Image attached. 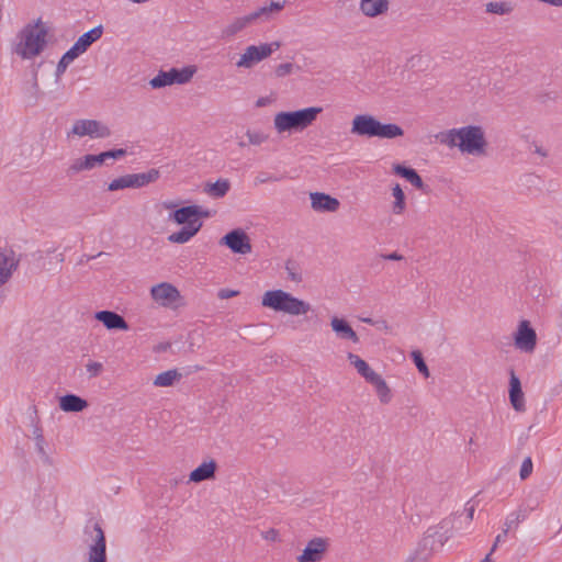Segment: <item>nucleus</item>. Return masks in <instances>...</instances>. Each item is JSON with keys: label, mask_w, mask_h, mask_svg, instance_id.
Returning <instances> with one entry per match:
<instances>
[{"label": "nucleus", "mask_w": 562, "mask_h": 562, "mask_svg": "<svg viewBox=\"0 0 562 562\" xmlns=\"http://www.w3.org/2000/svg\"><path fill=\"white\" fill-rule=\"evenodd\" d=\"M284 1H271L269 4L258 8L247 15L233 19L222 30V37L232 38L252 24L269 21L274 13H278L284 8Z\"/></svg>", "instance_id": "obj_7"}, {"label": "nucleus", "mask_w": 562, "mask_h": 562, "mask_svg": "<svg viewBox=\"0 0 562 562\" xmlns=\"http://www.w3.org/2000/svg\"><path fill=\"white\" fill-rule=\"evenodd\" d=\"M127 154L126 149L119 148L93 155V160L97 166L109 165L110 160H116L124 157Z\"/></svg>", "instance_id": "obj_32"}, {"label": "nucleus", "mask_w": 562, "mask_h": 562, "mask_svg": "<svg viewBox=\"0 0 562 562\" xmlns=\"http://www.w3.org/2000/svg\"><path fill=\"white\" fill-rule=\"evenodd\" d=\"M215 470L216 462L214 460L204 461L190 473L189 481L200 483L213 479L215 475Z\"/></svg>", "instance_id": "obj_23"}, {"label": "nucleus", "mask_w": 562, "mask_h": 562, "mask_svg": "<svg viewBox=\"0 0 562 562\" xmlns=\"http://www.w3.org/2000/svg\"><path fill=\"white\" fill-rule=\"evenodd\" d=\"M507 536H508V535H504V529H502V532H501V533H498V535L496 536L495 540H494V543H493V546H492V548H491V553H493V552L497 549V547H498V544H499V543H502V542H504V541H505V539H506V537H507Z\"/></svg>", "instance_id": "obj_45"}, {"label": "nucleus", "mask_w": 562, "mask_h": 562, "mask_svg": "<svg viewBox=\"0 0 562 562\" xmlns=\"http://www.w3.org/2000/svg\"><path fill=\"white\" fill-rule=\"evenodd\" d=\"M467 505H469V503H468ZM465 510H467V516H468V518H469L470 520H472V519H473V516H474V506H473V505H471V506H467Z\"/></svg>", "instance_id": "obj_52"}, {"label": "nucleus", "mask_w": 562, "mask_h": 562, "mask_svg": "<svg viewBox=\"0 0 562 562\" xmlns=\"http://www.w3.org/2000/svg\"><path fill=\"white\" fill-rule=\"evenodd\" d=\"M414 358V362L420 373H423L425 376L429 375L428 367L426 366L422 355L418 351H414L412 353Z\"/></svg>", "instance_id": "obj_40"}, {"label": "nucleus", "mask_w": 562, "mask_h": 562, "mask_svg": "<svg viewBox=\"0 0 562 562\" xmlns=\"http://www.w3.org/2000/svg\"><path fill=\"white\" fill-rule=\"evenodd\" d=\"M74 135L91 138H104L110 136V128L97 120H77L71 128Z\"/></svg>", "instance_id": "obj_11"}, {"label": "nucleus", "mask_w": 562, "mask_h": 562, "mask_svg": "<svg viewBox=\"0 0 562 562\" xmlns=\"http://www.w3.org/2000/svg\"><path fill=\"white\" fill-rule=\"evenodd\" d=\"M532 469H533V464H532V460L530 457H527L522 463H521V467H520V471H519V476L521 480H526L530 476V474L532 473Z\"/></svg>", "instance_id": "obj_39"}, {"label": "nucleus", "mask_w": 562, "mask_h": 562, "mask_svg": "<svg viewBox=\"0 0 562 562\" xmlns=\"http://www.w3.org/2000/svg\"><path fill=\"white\" fill-rule=\"evenodd\" d=\"M487 13L497 15H507L514 11V5L509 1H491L485 4Z\"/></svg>", "instance_id": "obj_30"}, {"label": "nucleus", "mask_w": 562, "mask_h": 562, "mask_svg": "<svg viewBox=\"0 0 562 562\" xmlns=\"http://www.w3.org/2000/svg\"><path fill=\"white\" fill-rule=\"evenodd\" d=\"M351 134L360 137L392 139L404 135L403 128L394 123H381L373 115L358 114L351 122Z\"/></svg>", "instance_id": "obj_4"}, {"label": "nucleus", "mask_w": 562, "mask_h": 562, "mask_svg": "<svg viewBox=\"0 0 562 562\" xmlns=\"http://www.w3.org/2000/svg\"><path fill=\"white\" fill-rule=\"evenodd\" d=\"M286 271H288V276H289V279L294 281V282H299L301 281V276L299 273H296L293 268H291L290 266H286Z\"/></svg>", "instance_id": "obj_49"}, {"label": "nucleus", "mask_w": 562, "mask_h": 562, "mask_svg": "<svg viewBox=\"0 0 562 562\" xmlns=\"http://www.w3.org/2000/svg\"><path fill=\"white\" fill-rule=\"evenodd\" d=\"M86 370L90 378H97L103 372V364L98 361H89L86 364Z\"/></svg>", "instance_id": "obj_38"}, {"label": "nucleus", "mask_w": 562, "mask_h": 562, "mask_svg": "<svg viewBox=\"0 0 562 562\" xmlns=\"http://www.w3.org/2000/svg\"><path fill=\"white\" fill-rule=\"evenodd\" d=\"M94 318L110 330H128L130 328L124 317L112 311H99L94 314Z\"/></svg>", "instance_id": "obj_18"}, {"label": "nucleus", "mask_w": 562, "mask_h": 562, "mask_svg": "<svg viewBox=\"0 0 562 562\" xmlns=\"http://www.w3.org/2000/svg\"><path fill=\"white\" fill-rule=\"evenodd\" d=\"M181 379V373L176 369L167 370L165 372L159 373L155 380L154 385L160 387H167L175 384L176 381Z\"/></svg>", "instance_id": "obj_29"}, {"label": "nucleus", "mask_w": 562, "mask_h": 562, "mask_svg": "<svg viewBox=\"0 0 562 562\" xmlns=\"http://www.w3.org/2000/svg\"><path fill=\"white\" fill-rule=\"evenodd\" d=\"M349 362L355 367L357 372L370 383L379 373L370 368V366L358 355L349 352L347 356Z\"/></svg>", "instance_id": "obj_24"}, {"label": "nucleus", "mask_w": 562, "mask_h": 562, "mask_svg": "<svg viewBox=\"0 0 562 562\" xmlns=\"http://www.w3.org/2000/svg\"><path fill=\"white\" fill-rule=\"evenodd\" d=\"M79 55L70 47L59 59L56 67V77H60L67 69L70 63H72Z\"/></svg>", "instance_id": "obj_34"}, {"label": "nucleus", "mask_w": 562, "mask_h": 562, "mask_svg": "<svg viewBox=\"0 0 562 562\" xmlns=\"http://www.w3.org/2000/svg\"><path fill=\"white\" fill-rule=\"evenodd\" d=\"M103 34V26L98 25L90 31L83 33L79 36V38L75 42L71 48L80 56L98 40L101 38Z\"/></svg>", "instance_id": "obj_20"}, {"label": "nucleus", "mask_w": 562, "mask_h": 562, "mask_svg": "<svg viewBox=\"0 0 562 562\" xmlns=\"http://www.w3.org/2000/svg\"><path fill=\"white\" fill-rule=\"evenodd\" d=\"M92 159H94L93 155H86L83 157L75 159L69 166V171L77 173L80 171L93 169L97 165L95 161Z\"/></svg>", "instance_id": "obj_33"}, {"label": "nucleus", "mask_w": 562, "mask_h": 562, "mask_svg": "<svg viewBox=\"0 0 562 562\" xmlns=\"http://www.w3.org/2000/svg\"><path fill=\"white\" fill-rule=\"evenodd\" d=\"M168 72L170 78L172 79V85H183L191 80L195 72V69L193 67H184L182 69L171 68Z\"/></svg>", "instance_id": "obj_31"}, {"label": "nucleus", "mask_w": 562, "mask_h": 562, "mask_svg": "<svg viewBox=\"0 0 562 562\" xmlns=\"http://www.w3.org/2000/svg\"><path fill=\"white\" fill-rule=\"evenodd\" d=\"M88 546L87 562H106V541L104 531L99 522H92L85 528Z\"/></svg>", "instance_id": "obj_8"}, {"label": "nucleus", "mask_w": 562, "mask_h": 562, "mask_svg": "<svg viewBox=\"0 0 562 562\" xmlns=\"http://www.w3.org/2000/svg\"><path fill=\"white\" fill-rule=\"evenodd\" d=\"M294 65L291 63L280 64L276 67V76L279 78L285 77L293 72Z\"/></svg>", "instance_id": "obj_41"}, {"label": "nucleus", "mask_w": 562, "mask_h": 562, "mask_svg": "<svg viewBox=\"0 0 562 562\" xmlns=\"http://www.w3.org/2000/svg\"><path fill=\"white\" fill-rule=\"evenodd\" d=\"M326 541L323 538L312 539L303 550L302 554L297 557L299 562H318L322 560L326 551Z\"/></svg>", "instance_id": "obj_16"}, {"label": "nucleus", "mask_w": 562, "mask_h": 562, "mask_svg": "<svg viewBox=\"0 0 562 562\" xmlns=\"http://www.w3.org/2000/svg\"><path fill=\"white\" fill-rule=\"evenodd\" d=\"M533 151L538 155H540L541 157H547L548 156V151L547 149H544L542 146L533 143Z\"/></svg>", "instance_id": "obj_50"}, {"label": "nucleus", "mask_w": 562, "mask_h": 562, "mask_svg": "<svg viewBox=\"0 0 562 562\" xmlns=\"http://www.w3.org/2000/svg\"><path fill=\"white\" fill-rule=\"evenodd\" d=\"M229 182L227 179L218 178L214 183H206L204 192L212 198H222L229 190Z\"/></svg>", "instance_id": "obj_28"}, {"label": "nucleus", "mask_w": 562, "mask_h": 562, "mask_svg": "<svg viewBox=\"0 0 562 562\" xmlns=\"http://www.w3.org/2000/svg\"><path fill=\"white\" fill-rule=\"evenodd\" d=\"M262 538L268 541H278L279 540V532L278 530L271 528L265 532H262Z\"/></svg>", "instance_id": "obj_44"}, {"label": "nucleus", "mask_w": 562, "mask_h": 562, "mask_svg": "<svg viewBox=\"0 0 562 562\" xmlns=\"http://www.w3.org/2000/svg\"><path fill=\"white\" fill-rule=\"evenodd\" d=\"M35 440L38 452L44 454V436L42 431L38 432V436L35 437Z\"/></svg>", "instance_id": "obj_48"}, {"label": "nucleus", "mask_w": 562, "mask_h": 562, "mask_svg": "<svg viewBox=\"0 0 562 562\" xmlns=\"http://www.w3.org/2000/svg\"><path fill=\"white\" fill-rule=\"evenodd\" d=\"M238 291L236 290H231V289H221L217 293V296L222 300H226V299H231V297H234L236 295H238Z\"/></svg>", "instance_id": "obj_43"}, {"label": "nucleus", "mask_w": 562, "mask_h": 562, "mask_svg": "<svg viewBox=\"0 0 562 562\" xmlns=\"http://www.w3.org/2000/svg\"><path fill=\"white\" fill-rule=\"evenodd\" d=\"M262 306L276 312H282L292 316L305 315L311 311V304L283 290L267 291L261 301Z\"/></svg>", "instance_id": "obj_6"}, {"label": "nucleus", "mask_w": 562, "mask_h": 562, "mask_svg": "<svg viewBox=\"0 0 562 562\" xmlns=\"http://www.w3.org/2000/svg\"><path fill=\"white\" fill-rule=\"evenodd\" d=\"M19 263L20 259L12 249L0 247V286L11 279Z\"/></svg>", "instance_id": "obj_14"}, {"label": "nucleus", "mask_w": 562, "mask_h": 562, "mask_svg": "<svg viewBox=\"0 0 562 562\" xmlns=\"http://www.w3.org/2000/svg\"><path fill=\"white\" fill-rule=\"evenodd\" d=\"M149 85L153 89H159L167 86H171L172 79L170 78L168 71L160 70L158 75L149 81Z\"/></svg>", "instance_id": "obj_36"}, {"label": "nucleus", "mask_w": 562, "mask_h": 562, "mask_svg": "<svg viewBox=\"0 0 562 562\" xmlns=\"http://www.w3.org/2000/svg\"><path fill=\"white\" fill-rule=\"evenodd\" d=\"M362 322L367 323V324H371V325L374 324L373 319L369 318V317L368 318H362Z\"/></svg>", "instance_id": "obj_56"}, {"label": "nucleus", "mask_w": 562, "mask_h": 562, "mask_svg": "<svg viewBox=\"0 0 562 562\" xmlns=\"http://www.w3.org/2000/svg\"><path fill=\"white\" fill-rule=\"evenodd\" d=\"M393 196L395 199L392 210L394 214H402L405 210V195L400 184H395L392 189Z\"/></svg>", "instance_id": "obj_35"}, {"label": "nucleus", "mask_w": 562, "mask_h": 562, "mask_svg": "<svg viewBox=\"0 0 562 562\" xmlns=\"http://www.w3.org/2000/svg\"><path fill=\"white\" fill-rule=\"evenodd\" d=\"M153 178H115L109 183L110 191L121 190L124 188H142L147 186Z\"/></svg>", "instance_id": "obj_25"}, {"label": "nucleus", "mask_w": 562, "mask_h": 562, "mask_svg": "<svg viewBox=\"0 0 562 562\" xmlns=\"http://www.w3.org/2000/svg\"><path fill=\"white\" fill-rule=\"evenodd\" d=\"M150 296L162 307H171L181 299L179 290L168 282L154 285L150 289Z\"/></svg>", "instance_id": "obj_12"}, {"label": "nucleus", "mask_w": 562, "mask_h": 562, "mask_svg": "<svg viewBox=\"0 0 562 562\" xmlns=\"http://www.w3.org/2000/svg\"><path fill=\"white\" fill-rule=\"evenodd\" d=\"M375 389V393L379 397V401L382 404H389L392 401L393 394L385 380L378 374L371 382Z\"/></svg>", "instance_id": "obj_27"}, {"label": "nucleus", "mask_w": 562, "mask_h": 562, "mask_svg": "<svg viewBox=\"0 0 562 562\" xmlns=\"http://www.w3.org/2000/svg\"><path fill=\"white\" fill-rule=\"evenodd\" d=\"M330 327L333 331L336 334L337 338L342 340H349L353 344L359 342V337L357 333L345 318H340L337 316L331 317Z\"/></svg>", "instance_id": "obj_19"}, {"label": "nucleus", "mask_w": 562, "mask_h": 562, "mask_svg": "<svg viewBox=\"0 0 562 562\" xmlns=\"http://www.w3.org/2000/svg\"><path fill=\"white\" fill-rule=\"evenodd\" d=\"M382 258L385 260H392V261H400V260L404 259V257L401 254H398L397 251H393L391 254L383 255Z\"/></svg>", "instance_id": "obj_47"}, {"label": "nucleus", "mask_w": 562, "mask_h": 562, "mask_svg": "<svg viewBox=\"0 0 562 562\" xmlns=\"http://www.w3.org/2000/svg\"><path fill=\"white\" fill-rule=\"evenodd\" d=\"M220 244L238 255H248L252 251L250 238L241 228H235L228 232L221 238Z\"/></svg>", "instance_id": "obj_10"}, {"label": "nucleus", "mask_w": 562, "mask_h": 562, "mask_svg": "<svg viewBox=\"0 0 562 562\" xmlns=\"http://www.w3.org/2000/svg\"><path fill=\"white\" fill-rule=\"evenodd\" d=\"M407 179L409 180V182L412 183L413 187H415L416 189H419L424 192H427L425 184L423 182V178H407Z\"/></svg>", "instance_id": "obj_46"}, {"label": "nucleus", "mask_w": 562, "mask_h": 562, "mask_svg": "<svg viewBox=\"0 0 562 562\" xmlns=\"http://www.w3.org/2000/svg\"><path fill=\"white\" fill-rule=\"evenodd\" d=\"M360 11L368 18H376L389 11L390 0H360Z\"/></svg>", "instance_id": "obj_21"}, {"label": "nucleus", "mask_w": 562, "mask_h": 562, "mask_svg": "<svg viewBox=\"0 0 562 562\" xmlns=\"http://www.w3.org/2000/svg\"><path fill=\"white\" fill-rule=\"evenodd\" d=\"M133 176H158V171L156 169H150L146 173H134Z\"/></svg>", "instance_id": "obj_53"}, {"label": "nucleus", "mask_w": 562, "mask_h": 562, "mask_svg": "<svg viewBox=\"0 0 562 562\" xmlns=\"http://www.w3.org/2000/svg\"><path fill=\"white\" fill-rule=\"evenodd\" d=\"M509 401L513 406V408L516 412H525L526 411V403H525V396L524 392L521 390V383L519 378L515 374V372L510 371V379H509Z\"/></svg>", "instance_id": "obj_17"}, {"label": "nucleus", "mask_w": 562, "mask_h": 562, "mask_svg": "<svg viewBox=\"0 0 562 562\" xmlns=\"http://www.w3.org/2000/svg\"><path fill=\"white\" fill-rule=\"evenodd\" d=\"M211 216V212L200 205H188L176 209L168 215V221L182 225L181 229L168 236L173 244H186L193 238L203 225V218Z\"/></svg>", "instance_id": "obj_2"}, {"label": "nucleus", "mask_w": 562, "mask_h": 562, "mask_svg": "<svg viewBox=\"0 0 562 562\" xmlns=\"http://www.w3.org/2000/svg\"><path fill=\"white\" fill-rule=\"evenodd\" d=\"M88 406V402L75 394H67L60 397L59 407L64 412H81Z\"/></svg>", "instance_id": "obj_26"}, {"label": "nucleus", "mask_w": 562, "mask_h": 562, "mask_svg": "<svg viewBox=\"0 0 562 562\" xmlns=\"http://www.w3.org/2000/svg\"><path fill=\"white\" fill-rule=\"evenodd\" d=\"M281 46L280 42H271L260 45L248 46L241 54L236 66L239 68H251L256 63L268 58L274 50Z\"/></svg>", "instance_id": "obj_9"}, {"label": "nucleus", "mask_w": 562, "mask_h": 562, "mask_svg": "<svg viewBox=\"0 0 562 562\" xmlns=\"http://www.w3.org/2000/svg\"><path fill=\"white\" fill-rule=\"evenodd\" d=\"M248 144L259 146L268 139V135L261 131H250L246 133Z\"/></svg>", "instance_id": "obj_37"}, {"label": "nucleus", "mask_w": 562, "mask_h": 562, "mask_svg": "<svg viewBox=\"0 0 562 562\" xmlns=\"http://www.w3.org/2000/svg\"><path fill=\"white\" fill-rule=\"evenodd\" d=\"M311 207L317 213H335L340 207L338 199L324 192L310 193Z\"/></svg>", "instance_id": "obj_15"}, {"label": "nucleus", "mask_w": 562, "mask_h": 562, "mask_svg": "<svg viewBox=\"0 0 562 562\" xmlns=\"http://www.w3.org/2000/svg\"><path fill=\"white\" fill-rule=\"evenodd\" d=\"M42 431L40 428H36L34 431L35 437L38 436V432Z\"/></svg>", "instance_id": "obj_57"}, {"label": "nucleus", "mask_w": 562, "mask_h": 562, "mask_svg": "<svg viewBox=\"0 0 562 562\" xmlns=\"http://www.w3.org/2000/svg\"><path fill=\"white\" fill-rule=\"evenodd\" d=\"M515 346L524 352H532L537 346L536 330L529 321H520L514 336Z\"/></svg>", "instance_id": "obj_13"}, {"label": "nucleus", "mask_w": 562, "mask_h": 562, "mask_svg": "<svg viewBox=\"0 0 562 562\" xmlns=\"http://www.w3.org/2000/svg\"><path fill=\"white\" fill-rule=\"evenodd\" d=\"M47 30L41 20L27 23L15 36L12 53L22 59L40 56L47 45Z\"/></svg>", "instance_id": "obj_3"}, {"label": "nucleus", "mask_w": 562, "mask_h": 562, "mask_svg": "<svg viewBox=\"0 0 562 562\" xmlns=\"http://www.w3.org/2000/svg\"><path fill=\"white\" fill-rule=\"evenodd\" d=\"M491 555L492 553L490 552L481 562H492Z\"/></svg>", "instance_id": "obj_55"}, {"label": "nucleus", "mask_w": 562, "mask_h": 562, "mask_svg": "<svg viewBox=\"0 0 562 562\" xmlns=\"http://www.w3.org/2000/svg\"><path fill=\"white\" fill-rule=\"evenodd\" d=\"M528 517V510L524 507H518L510 512L504 520L503 529L504 535H515L518 530L519 525L524 522Z\"/></svg>", "instance_id": "obj_22"}, {"label": "nucleus", "mask_w": 562, "mask_h": 562, "mask_svg": "<svg viewBox=\"0 0 562 562\" xmlns=\"http://www.w3.org/2000/svg\"><path fill=\"white\" fill-rule=\"evenodd\" d=\"M437 138L449 148H458L463 155L482 157L486 155L487 140L480 125H467L441 132Z\"/></svg>", "instance_id": "obj_1"}, {"label": "nucleus", "mask_w": 562, "mask_h": 562, "mask_svg": "<svg viewBox=\"0 0 562 562\" xmlns=\"http://www.w3.org/2000/svg\"><path fill=\"white\" fill-rule=\"evenodd\" d=\"M164 205L166 209H169V210H172L177 206V204H175L173 202H166V203H164Z\"/></svg>", "instance_id": "obj_54"}, {"label": "nucleus", "mask_w": 562, "mask_h": 562, "mask_svg": "<svg viewBox=\"0 0 562 562\" xmlns=\"http://www.w3.org/2000/svg\"><path fill=\"white\" fill-rule=\"evenodd\" d=\"M322 112L323 109L321 106L279 112L274 115L273 125L280 134L284 132H302L311 126Z\"/></svg>", "instance_id": "obj_5"}, {"label": "nucleus", "mask_w": 562, "mask_h": 562, "mask_svg": "<svg viewBox=\"0 0 562 562\" xmlns=\"http://www.w3.org/2000/svg\"><path fill=\"white\" fill-rule=\"evenodd\" d=\"M268 103H269V99L268 98H259L256 101V106L262 108V106H266Z\"/></svg>", "instance_id": "obj_51"}, {"label": "nucleus", "mask_w": 562, "mask_h": 562, "mask_svg": "<svg viewBox=\"0 0 562 562\" xmlns=\"http://www.w3.org/2000/svg\"><path fill=\"white\" fill-rule=\"evenodd\" d=\"M393 170L397 176H418L415 169L401 164L393 165Z\"/></svg>", "instance_id": "obj_42"}]
</instances>
